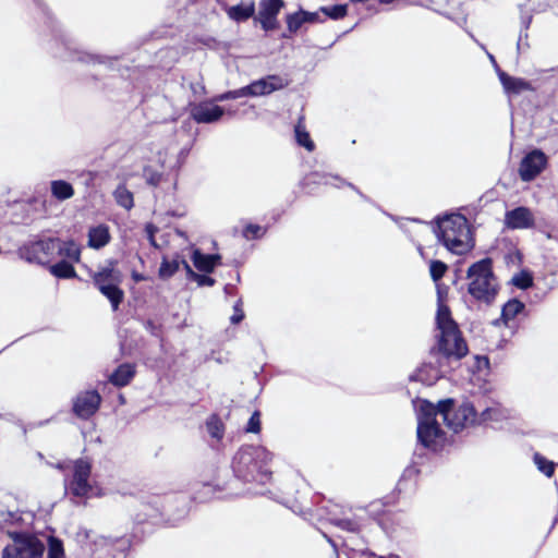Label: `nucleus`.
<instances>
[{
    "label": "nucleus",
    "instance_id": "f257e3e1",
    "mask_svg": "<svg viewBox=\"0 0 558 558\" xmlns=\"http://www.w3.org/2000/svg\"><path fill=\"white\" fill-rule=\"evenodd\" d=\"M438 414L442 416L448 428L454 433L477 422L474 407L470 403H463L453 410L452 399L441 400L437 405L422 400L417 410V438L425 447L434 446L442 435L436 420Z\"/></svg>",
    "mask_w": 558,
    "mask_h": 558
},
{
    "label": "nucleus",
    "instance_id": "f03ea898",
    "mask_svg": "<svg viewBox=\"0 0 558 558\" xmlns=\"http://www.w3.org/2000/svg\"><path fill=\"white\" fill-rule=\"evenodd\" d=\"M270 460L271 454L264 447L245 446L234 454L232 470L243 482L266 484L271 477Z\"/></svg>",
    "mask_w": 558,
    "mask_h": 558
},
{
    "label": "nucleus",
    "instance_id": "7ed1b4c3",
    "mask_svg": "<svg viewBox=\"0 0 558 558\" xmlns=\"http://www.w3.org/2000/svg\"><path fill=\"white\" fill-rule=\"evenodd\" d=\"M437 236L453 254L462 255L473 247L469 222L460 214H452L439 219Z\"/></svg>",
    "mask_w": 558,
    "mask_h": 558
},
{
    "label": "nucleus",
    "instance_id": "20e7f679",
    "mask_svg": "<svg viewBox=\"0 0 558 558\" xmlns=\"http://www.w3.org/2000/svg\"><path fill=\"white\" fill-rule=\"evenodd\" d=\"M468 291L477 301L490 304L498 293L497 278L493 271V260L489 257L473 263L468 271Z\"/></svg>",
    "mask_w": 558,
    "mask_h": 558
},
{
    "label": "nucleus",
    "instance_id": "39448f33",
    "mask_svg": "<svg viewBox=\"0 0 558 558\" xmlns=\"http://www.w3.org/2000/svg\"><path fill=\"white\" fill-rule=\"evenodd\" d=\"M438 336V351L447 357L460 360L468 353V345L458 329L457 324L451 318L449 307L444 303H438L436 315Z\"/></svg>",
    "mask_w": 558,
    "mask_h": 558
},
{
    "label": "nucleus",
    "instance_id": "423d86ee",
    "mask_svg": "<svg viewBox=\"0 0 558 558\" xmlns=\"http://www.w3.org/2000/svg\"><path fill=\"white\" fill-rule=\"evenodd\" d=\"M12 543L2 550V558H41L45 551L44 543L35 535L25 532L8 530Z\"/></svg>",
    "mask_w": 558,
    "mask_h": 558
},
{
    "label": "nucleus",
    "instance_id": "0eeeda50",
    "mask_svg": "<svg viewBox=\"0 0 558 558\" xmlns=\"http://www.w3.org/2000/svg\"><path fill=\"white\" fill-rule=\"evenodd\" d=\"M90 473L92 464L87 460H76L73 464L72 478L66 484L68 492L75 497H88L93 488Z\"/></svg>",
    "mask_w": 558,
    "mask_h": 558
},
{
    "label": "nucleus",
    "instance_id": "6e6552de",
    "mask_svg": "<svg viewBox=\"0 0 558 558\" xmlns=\"http://www.w3.org/2000/svg\"><path fill=\"white\" fill-rule=\"evenodd\" d=\"M57 248L58 239H46L25 245L21 254L27 262L45 265L53 259Z\"/></svg>",
    "mask_w": 558,
    "mask_h": 558
},
{
    "label": "nucleus",
    "instance_id": "1a4fd4ad",
    "mask_svg": "<svg viewBox=\"0 0 558 558\" xmlns=\"http://www.w3.org/2000/svg\"><path fill=\"white\" fill-rule=\"evenodd\" d=\"M547 163L546 155L535 149L529 153L521 161L519 173L523 181H531L536 178Z\"/></svg>",
    "mask_w": 558,
    "mask_h": 558
},
{
    "label": "nucleus",
    "instance_id": "9d476101",
    "mask_svg": "<svg viewBox=\"0 0 558 558\" xmlns=\"http://www.w3.org/2000/svg\"><path fill=\"white\" fill-rule=\"evenodd\" d=\"M100 402L101 397L96 390L82 392L73 401V412L80 418H89L96 413Z\"/></svg>",
    "mask_w": 558,
    "mask_h": 558
},
{
    "label": "nucleus",
    "instance_id": "9b49d317",
    "mask_svg": "<svg viewBox=\"0 0 558 558\" xmlns=\"http://www.w3.org/2000/svg\"><path fill=\"white\" fill-rule=\"evenodd\" d=\"M289 84L288 80L279 75H268L260 80L252 82L248 86L251 97L268 95L275 90L284 88Z\"/></svg>",
    "mask_w": 558,
    "mask_h": 558
},
{
    "label": "nucleus",
    "instance_id": "f8f14e48",
    "mask_svg": "<svg viewBox=\"0 0 558 558\" xmlns=\"http://www.w3.org/2000/svg\"><path fill=\"white\" fill-rule=\"evenodd\" d=\"M505 225L509 229H527L534 226V216L527 207H517L506 213Z\"/></svg>",
    "mask_w": 558,
    "mask_h": 558
},
{
    "label": "nucleus",
    "instance_id": "ddd939ff",
    "mask_svg": "<svg viewBox=\"0 0 558 558\" xmlns=\"http://www.w3.org/2000/svg\"><path fill=\"white\" fill-rule=\"evenodd\" d=\"M116 262L109 260L106 266L100 267L96 272L93 274L92 278L94 284L98 288L111 284L122 283V272L116 267Z\"/></svg>",
    "mask_w": 558,
    "mask_h": 558
},
{
    "label": "nucleus",
    "instance_id": "4468645a",
    "mask_svg": "<svg viewBox=\"0 0 558 558\" xmlns=\"http://www.w3.org/2000/svg\"><path fill=\"white\" fill-rule=\"evenodd\" d=\"M223 114V109L210 102H201L191 109V116L197 123H213Z\"/></svg>",
    "mask_w": 558,
    "mask_h": 558
},
{
    "label": "nucleus",
    "instance_id": "2eb2a0df",
    "mask_svg": "<svg viewBox=\"0 0 558 558\" xmlns=\"http://www.w3.org/2000/svg\"><path fill=\"white\" fill-rule=\"evenodd\" d=\"M282 7V0H262L259 4L258 17L265 29H270L274 27L276 16Z\"/></svg>",
    "mask_w": 558,
    "mask_h": 558
},
{
    "label": "nucleus",
    "instance_id": "dca6fc26",
    "mask_svg": "<svg viewBox=\"0 0 558 558\" xmlns=\"http://www.w3.org/2000/svg\"><path fill=\"white\" fill-rule=\"evenodd\" d=\"M499 80L507 94L519 95L525 90L531 89V84L527 81L520 77L510 76L505 72H499Z\"/></svg>",
    "mask_w": 558,
    "mask_h": 558
},
{
    "label": "nucleus",
    "instance_id": "f3484780",
    "mask_svg": "<svg viewBox=\"0 0 558 558\" xmlns=\"http://www.w3.org/2000/svg\"><path fill=\"white\" fill-rule=\"evenodd\" d=\"M135 365L130 363L121 364L109 377V381L117 386H126L135 376Z\"/></svg>",
    "mask_w": 558,
    "mask_h": 558
},
{
    "label": "nucleus",
    "instance_id": "a211bd4d",
    "mask_svg": "<svg viewBox=\"0 0 558 558\" xmlns=\"http://www.w3.org/2000/svg\"><path fill=\"white\" fill-rule=\"evenodd\" d=\"M220 258L221 257L218 254L205 255V254H202L199 250H194L193 255H192V260H193L194 266L199 271H204V272L214 271V269L218 265Z\"/></svg>",
    "mask_w": 558,
    "mask_h": 558
},
{
    "label": "nucleus",
    "instance_id": "6ab92c4d",
    "mask_svg": "<svg viewBox=\"0 0 558 558\" xmlns=\"http://www.w3.org/2000/svg\"><path fill=\"white\" fill-rule=\"evenodd\" d=\"M110 241L109 229L105 225L90 228L88 232V245L93 248H101Z\"/></svg>",
    "mask_w": 558,
    "mask_h": 558
},
{
    "label": "nucleus",
    "instance_id": "aec40b11",
    "mask_svg": "<svg viewBox=\"0 0 558 558\" xmlns=\"http://www.w3.org/2000/svg\"><path fill=\"white\" fill-rule=\"evenodd\" d=\"M56 253L63 257V260L71 263H77L81 257V248L74 241H60L58 239V248Z\"/></svg>",
    "mask_w": 558,
    "mask_h": 558
},
{
    "label": "nucleus",
    "instance_id": "412c9836",
    "mask_svg": "<svg viewBox=\"0 0 558 558\" xmlns=\"http://www.w3.org/2000/svg\"><path fill=\"white\" fill-rule=\"evenodd\" d=\"M97 289L110 301L112 310L117 311L124 298V292L120 288V284H101V287H98Z\"/></svg>",
    "mask_w": 558,
    "mask_h": 558
},
{
    "label": "nucleus",
    "instance_id": "4be33fe9",
    "mask_svg": "<svg viewBox=\"0 0 558 558\" xmlns=\"http://www.w3.org/2000/svg\"><path fill=\"white\" fill-rule=\"evenodd\" d=\"M508 417L507 411L499 405H494L485 409L480 417H477V424L482 423H495L500 422Z\"/></svg>",
    "mask_w": 558,
    "mask_h": 558
},
{
    "label": "nucleus",
    "instance_id": "5701e85b",
    "mask_svg": "<svg viewBox=\"0 0 558 558\" xmlns=\"http://www.w3.org/2000/svg\"><path fill=\"white\" fill-rule=\"evenodd\" d=\"M182 259L183 258H181L179 255H175L172 259L163 257L159 268V277L161 279H168L172 277L182 265Z\"/></svg>",
    "mask_w": 558,
    "mask_h": 558
},
{
    "label": "nucleus",
    "instance_id": "b1692460",
    "mask_svg": "<svg viewBox=\"0 0 558 558\" xmlns=\"http://www.w3.org/2000/svg\"><path fill=\"white\" fill-rule=\"evenodd\" d=\"M51 193L59 201H65L74 195V190L70 183L56 180L51 182Z\"/></svg>",
    "mask_w": 558,
    "mask_h": 558
},
{
    "label": "nucleus",
    "instance_id": "393cba45",
    "mask_svg": "<svg viewBox=\"0 0 558 558\" xmlns=\"http://www.w3.org/2000/svg\"><path fill=\"white\" fill-rule=\"evenodd\" d=\"M524 304L517 300L512 299L509 300L504 306L501 311V318L505 322V324H508V322L514 319L518 314H520L524 310Z\"/></svg>",
    "mask_w": 558,
    "mask_h": 558
},
{
    "label": "nucleus",
    "instance_id": "a878e982",
    "mask_svg": "<svg viewBox=\"0 0 558 558\" xmlns=\"http://www.w3.org/2000/svg\"><path fill=\"white\" fill-rule=\"evenodd\" d=\"M50 272L58 278H73L76 276L73 263L68 260H61L50 266Z\"/></svg>",
    "mask_w": 558,
    "mask_h": 558
},
{
    "label": "nucleus",
    "instance_id": "bb28decb",
    "mask_svg": "<svg viewBox=\"0 0 558 558\" xmlns=\"http://www.w3.org/2000/svg\"><path fill=\"white\" fill-rule=\"evenodd\" d=\"M294 132L299 145L305 147L308 151L314 150L315 145L311 140L308 132L305 129L302 118L296 123Z\"/></svg>",
    "mask_w": 558,
    "mask_h": 558
},
{
    "label": "nucleus",
    "instance_id": "cd10ccee",
    "mask_svg": "<svg viewBox=\"0 0 558 558\" xmlns=\"http://www.w3.org/2000/svg\"><path fill=\"white\" fill-rule=\"evenodd\" d=\"M113 197L118 205L128 210L134 205L133 194L125 187V185H119L113 192Z\"/></svg>",
    "mask_w": 558,
    "mask_h": 558
},
{
    "label": "nucleus",
    "instance_id": "c85d7f7f",
    "mask_svg": "<svg viewBox=\"0 0 558 558\" xmlns=\"http://www.w3.org/2000/svg\"><path fill=\"white\" fill-rule=\"evenodd\" d=\"M206 428L211 438L220 441L225 434V427L220 418L211 415L206 422Z\"/></svg>",
    "mask_w": 558,
    "mask_h": 558
},
{
    "label": "nucleus",
    "instance_id": "c756f323",
    "mask_svg": "<svg viewBox=\"0 0 558 558\" xmlns=\"http://www.w3.org/2000/svg\"><path fill=\"white\" fill-rule=\"evenodd\" d=\"M228 14L235 21H245L254 14V5H234L229 9Z\"/></svg>",
    "mask_w": 558,
    "mask_h": 558
},
{
    "label": "nucleus",
    "instance_id": "7c9ffc66",
    "mask_svg": "<svg viewBox=\"0 0 558 558\" xmlns=\"http://www.w3.org/2000/svg\"><path fill=\"white\" fill-rule=\"evenodd\" d=\"M305 23L303 10L287 15V27L290 33H296Z\"/></svg>",
    "mask_w": 558,
    "mask_h": 558
},
{
    "label": "nucleus",
    "instance_id": "2f4dec72",
    "mask_svg": "<svg viewBox=\"0 0 558 558\" xmlns=\"http://www.w3.org/2000/svg\"><path fill=\"white\" fill-rule=\"evenodd\" d=\"M319 12H323L327 17L339 20L347 15L345 4H336L332 7H322Z\"/></svg>",
    "mask_w": 558,
    "mask_h": 558
},
{
    "label": "nucleus",
    "instance_id": "473e14b6",
    "mask_svg": "<svg viewBox=\"0 0 558 558\" xmlns=\"http://www.w3.org/2000/svg\"><path fill=\"white\" fill-rule=\"evenodd\" d=\"M511 283L514 287L524 290L532 286L533 277L529 271L522 270L512 277Z\"/></svg>",
    "mask_w": 558,
    "mask_h": 558
},
{
    "label": "nucleus",
    "instance_id": "72a5a7b5",
    "mask_svg": "<svg viewBox=\"0 0 558 558\" xmlns=\"http://www.w3.org/2000/svg\"><path fill=\"white\" fill-rule=\"evenodd\" d=\"M448 266L440 260H432L429 263V274L432 279L437 282L446 274Z\"/></svg>",
    "mask_w": 558,
    "mask_h": 558
},
{
    "label": "nucleus",
    "instance_id": "f704fd0d",
    "mask_svg": "<svg viewBox=\"0 0 558 558\" xmlns=\"http://www.w3.org/2000/svg\"><path fill=\"white\" fill-rule=\"evenodd\" d=\"M48 558H64V550L61 541L50 537L48 542Z\"/></svg>",
    "mask_w": 558,
    "mask_h": 558
},
{
    "label": "nucleus",
    "instance_id": "c9c22d12",
    "mask_svg": "<svg viewBox=\"0 0 558 558\" xmlns=\"http://www.w3.org/2000/svg\"><path fill=\"white\" fill-rule=\"evenodd\" d=\"M534 462L538 470L546 476L550 477L554 474V463L542 457L539 453H535Z\"/></svg>",
    "mask_w": 558,
    "mask_h": 558
},
{
    "label": "nucleus",
    "instance_id": "e433bc0d",
    "mask_svg": "<svg viewBox=\"0 0 558 558\" xmlns=\"http://www.w3.org/2000/svg\"><path fill=\"white\" fill-rule=\"evenodd\" d=\"M332 523L335 525L339 526L340 529L349 531V532H356L359 530V524L354 520L335 519V520H332Z\"/></svg>",
    "mask_w": 558,
    "mask_h": 558
},
{
    "label": "nucleus",
    "instance_id": "4c0bfd02",
    "mask_svg": "<svg viewBox=\"0 0 558 558\" xmlns=\"http://www.w3.org/2000/svg\"><path fill=\"white\" fill-rule=\"evenodd\" d=\"M260 430V420H259V413L254 412L248 420L246 432L248 433H258Z\"/></svg>",
    "mask_w": 558,
    "mask_h": 558
},
{
    "label": "nucleus",
    "instance_id": "58836bf2",
    "mask_svg": "<svg viewBox=\"0 0 558 558\" xmlns=\"http://www.w3.org/2000/svg\"><path fill=\"white\" fill-rule=\"evenodd\" d=\"M308 180L313 181V182H324L325 184H333L332 181H337V182H341L342 181L339 179V178H336V177H331V175H323V174H319V173H312L310 177H308Z\"/></svg>",
    "mask_w": 558,
    "mask_h": 558
},
{
    "label": "nucleus",
    "instance_id": "ea45409f",
    "mask_svg": "<svg viewBox=\"0 0 558 558\" xmlns=\"http://www.w3.org/2000/svg\"><path fill=\"white\" fill-rule=\"evenodd\" d=\"M241 305L242 301L239 300L233 306L234 314L230 317L232 324H239L244 318V313L241 308Z\"/></svg>",
    "mask_w": 558,
    "mask_h": 558
},
{
    "label": "nucleus",
    "instance_id": "a19ab883",
    "mask_svg": "<svg viewBox=\"0 0 558 558\" xmlns=\"http://www.w3.org/2000/svg\"><path fill=\"white\" fill-rule=\"evenodd\" d=\"M144 175L146 178L147 183H149L150 185L156 186L160 182L161 175L158 172L150 171V169L148 168L144 169Z\"/></svg>",
    "mask_w": 558,
    "mask_h": 558
},
{
    "label": "nucleus",
    "instance_id": "79ce46f5",
    "mask_svg": "<svg viewBox=\"0 0 558 558\" xmlns=\"http://www.w3.org/2000/svg\"><path fill=\"white\" fill-rule=\"evenodd\" d=\"M303 16H304L305 23H308V24L324 22V20L320 19L319 12H307V11L303 10Z\"/></svg>",
    "mask_w": 558,
    "mask_h": 558
},
{
    "label": "nucleus",
    "instance_id": "37998d69",
    "mask_svg": "<svg viewBox=\"0 0 558 558\" xmlns=\"http://www.w3.org/2000/svg\"><path fill=\"white\" fill-rule=\"evenodd\" d=\"M262 234V227L257 225H248L244 230V235L248 238H258Z\"/></svg>",
    "mask_w": 558,
    "mask_h": 558
},
{
    "label": "nucleus",
    "instance_id": "c03bdc74",
    "mask_svg": "<svg viewBox=\"0 0 558 558\" xmlns=\"http://www.w3.org/2000/svg\"><path fill=\"white\" fill-rule=\"evenodd\" d=\"M199 287H204V286H207V287H211L215 284V279H213L211 277H208V276H205V275H195V280H194Z\"/></svg>",
    "mask_w": 558,
    "mask_h": 558
},
{
    "label": "nucleus",
    "instance_id": "a18cd8bd",
    "mask_svg": "<svg viewBox=\"0 0 558 558\" xmlns=\"http://www.w3.org/2000/svg\"><path fill=\"white\" fill-rule=\"evenodd\" d=\"M182 266L183 268L185 269L186 271V275H187V278L191 279V280H195V275H198L197 272H195L191 266L189 265V263L185 260V259H182Z\"/></svg>",
    "mask_w": 558,
    "mask_h": 558
},
{
    "label": "nucleus",
    "instance_id": "49530a36",
    "mask_svg": "<svg viewBox=\"0 0 558 558\" xmlns=\"http://www.w3.org/2000/svg\"><path fill=\"white\" fill-rule=\"evenodd\" d=\"M182 266L183 268L185 269L186 271V275H187V278L191 279V280H195V275H198L197 272H195L191 266L189 265V263L185 260V259H182Z\"/></svg>",
    "mask_w": 558,
    "mask_h": 558
},
{
    "label": "nucleus",
    "instance_id": "de8ad7c7",
    "mask_svg": "<svg viewBox=\"0 0 558 558\" xmlns=\"http://www.w3.org/2000/svg\"><path fill=\"white\" fill-rule=\"evenodd\" d=\"M233 94H234V98H241V97H248L250 96V92H248V86H244L242 88H239V89H235V90H232Z\"/></svg>",
    "mask_w": 558,
    "mask_h": 558
},
{
    "label": "nucleus",
    "instance_id": "09e8293b",
    "mask_svg": "<svg viewBox=\"0 0 558 558\" xmlns=\"http://www.w3.org/2000/svg\"><path fill=\"white\" fill-rule=\"evenodd\" d=\"M228 99H235L232 90L227 92V93L221 94L216 97V100H218V101H223V100H228Z\"/></svg>",
    "mask_w": 558,
    "mask_h": 558
},
{
    "label": "nucleus",
    "instance_id": "8fccbe9b",
    "mask_svg": "<svg viewBox=\"0 0 558 558\" xmlns=\"http://www.w3.org/2000/svg\"><path fill=\"white\" fill-rule=\"evenodd\" d=\"M228 99H235L232 90L227 92V93L221 94L216 97V100H218V101H223V100H228Z\"/></svg>",
    "mask_w": 558,
    "mask_h": 558
},
{
    "label": "nucleus",
    "instance_id": "3c124183",
    "mask_svg": "<svg viewBox=\"0 0 558 558\" xmlns=\"http://www.w3.org/2000/svg\"><path fill=\"white\" fill-rule=\"evenodd\" d=\"M132 278L135 282H141L145 280V277L138 272H133Z\"/></svg>",
    "mask_w": 558,
    "mask_h": 558
},
{
    "label": "nucleus",
    "instance_id": "603ef678",
    "mask_svg": "<svg viewBox=\"0 0 558 558\" xmlns=\"http://www.w3.org/2000/svg\"><path fill=\"white\" fill-rule=\"evenodd\" d=\"M416 379H417V380H421V381H423V383L432 384V381H428L427 379H425V378L423 377V369H420V371L417 372V374H416Z\"/></svg>",
    "mask_w": 558,
    "mask_h": 558
},
{
    "label": "nucleus",
    "instance_id": "864d4df0",
    "mask_svg": "<svg viewBox=\"0 0 558 558\" xmlns=\"http://www.w3.org/2000/svg\"><path fill=\"white\" fill-rule=\"evenodd\" d=\"M8 518L10 519V522L19 521L21 518L14 513H9Z\"/></svg>",
    "mask_w": 558,
    "mask_h": 558
}]
</instances>
